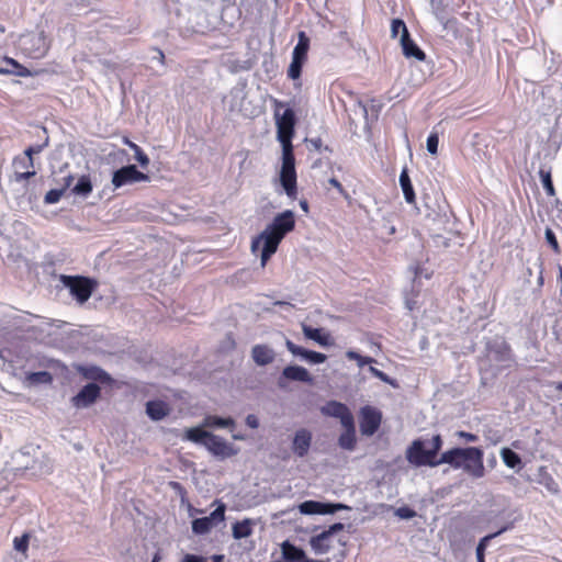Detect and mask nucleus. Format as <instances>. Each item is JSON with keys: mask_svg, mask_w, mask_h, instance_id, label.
<instances>
[{"mask_svg": "<svg viewBox=\"0 0 562 562\" xmlns=\"http://www.w3.org/2000/svg\"><path fill=\"white\" fill-rule=\"evenodd\" d=\"M278 140L282 145V166L280 170V183L286 195L294 200L297 196V176L295 170V157L292 138L294 136L295 113L286 109L281 115L276 113Z\"/></svg>", "mask_w": 562, "mask_h": 562, "instance_id": "f257e3e1", "label": "nucleus"}, {"mask_svg": "<svg viewBox=\"0 0 562 562\" xmlns=\"http://www.w3.org/2000/svg\"><path fill=\"white\" fill-rule=\"evenodd\" d=\"M295 228V215L291 210H285L274 216L272 222L251 240V250L256 252L262 245L260 261L265 267L285 235Z\"/></svg>", "mask_w": 562, "mask_h": 562, "instance_id": "f03ea898", "label": "nucleus"}, {"mask_svg": "<svg viewBox=\"0 0 562 562\" xmlns=\"http://www.w3.org/2000/svg\"><path fill=\"white\" fill-rule=\"evenodd\" d=\"M442 443L443 441L439 434L432 436L429 449H425L424 440L415 439L406 450V459L415 467H438V453L442 448Z\"/></svg>", "mask_w": 562, "mask_h": 562, "instance_id": "7ed1b4c3", "label": "nucleus"}, {"mask_svg": "<svg viewBox=\"0 0 562 562\" xmlns=\"http://www.w3.org/2000/svg\"><path fill=\"white\" fill-rule=\"evenodd\" d=\"M310 43V37L306 35V33L300 31L297 34V44L292 52V60L286 71V75L290 79H300L302 75V68L307 61Z\"/></svg>", "mask_w": 562, "mask_h": 562, "instance_id": "20e7f679", "label": "nucleus"}, {"mask_svg": "<svg viewBox=\"0 0 562 562\" xmlns=\"http://www.w3.org/2000/svg\"><path fill=\"white\" fill-rule=\"evenodd\" d=\"M61 281L80 304L87 302L95 290V280L82 276H63Z\"/></svg>", "mask_w": 562, "mask_h": 562, "instance_id": "39448f33", "label": "nucleus"}, {"mask_svg": "<svg viewBox=\"0 0 562 562\" xmlns=\"http://www.w3.org/2000/svg\"><path fill=\"white\" fill-rule=\"evenodd\" d=\"M465 461L462 470L473 479H481L485 475V467L483 460V450L477 447H467Z\"/></svg>", "mask_w": 562, "mask_h": 562, "instance_id": "423d86ee", "label": "nucleus"}, {"mask_svg": "<svg viewBox=\"0 0 562 562\" xmlns=\"http://www.w3.org/2000/svg\"><path fill=\"white\" fill-rule=\"evenodd\" d=\"M149 177L146 173L139 171L135 165H128L114 171L112 177V184L115 189H117L126 184L147 181Z\"/></svg>", "mask_w": 562, "mask_h": 562, "instance_id": "0eeeda50", "label": "nucleus"}, {"mask_svg": "<svg viewBox=\"0 0 562 562\" xmlns=\"http://www.w3.org/2000/svg\"><path fill=\"white\" fill-rule=\"evenodd\" d=\"M382 414L372 406H364L360 411V430L362 435L372 436L380 428Z\"/></svg>", "mask_w": 562, "mask_h": 562, "instance_id": "6e6552de", "label": "nucleus"}, {"mask_svg": "<svg viewBox=\"0 0 562 562\" xmlns=\"http://www.w3.org/2000/svg\"><path fill=\"white\" fill-rule=\"evenodd\" d=\"M101 395V389L95 383L85 385L77 395L71 398V404L76 408L89 407L97 402Z\"/></svg>", "mask_w": 562, "mask_h": 562, "instance_id": "1a4fd4ad", "label": "nucleus"}, {"mask_svg": "<svg viewBox=\"0 0 562 562\" xmlns=\"http://www.w3.org/2000/svg\"><path fill=\"white\" fill-rule=\"evenodd\" d=\"M321 412L325 416L339 418L342 426H351L353 416L347 405L337 401H329L322 406Z\"/></svg>", "mask_w": 562, "mask_h": 562, "instance_id": "9d476101", "label": "nucleus"}, {"mask_svg": "<svg viewBox=\"0 0 562 562\" xmlns=\"http://www.w3.org/2000/svg\"><path fill=\"white\" fill-rule=\"evenodd\" d=\"M341 524H335L328 530L323 531L322 533L315 536L311 540L312 549L317 554L327 553L333 548L334 542V532L336 530H341Z\"/></svg>", "mask_w": 562, "mask_h": 562, "instance_id": "9b49d317", "label": "nucleus"}, {"mask_svg": "<svg viewBox=\"0 0 562 562\" xmlns=\"http://www.w3.org/2000/svg\"><path fill=\"white\" fill-rule=\"evenodd\" d=\"M77 371L88 380L98 381L104 384H111L113 379L103 369L97 366H79Z\"/></svg>", "mask_w": 562, "mask_h": 562, "instance_id": "f8f14e48", "label": "nucleus"}, {"mask_svg": "<svg viewBox=\"0 0 562 562\" xmlns=\"http://www.w3.org/2000/svg\"><path fill=\"white\" fill-rule=\"evenodd\" d=\"M214 456L229 457L233 454L231 446L220 436L210 434L204 445Z\"/></svg>", "mask_w": 562, "mask_h": 562, "instance_id": "ddd939ff", "label": "nucleus"}, {"mask_svg": "<svg viewBox=\"0 0 562 562\" xmlns=\"http://www.w3.org/2000/svg\"><path fill=\"white\" fill-rule=\"evenodd\" d=\"M464 448H452L441 453L438 458V465L447 463L453 469H462L465 461Z\"/></svg>", "mask_w": 562, "mask_h": 562, "instance_id": "4468645a", "label": "nucleus"}, {"mask_svg": "<svg viewBox=\"0 0 562 562\" xmlns=\"http://www.w3.org/2000/svg\"><path fill=\"white\" fill-rule=\"evenodd\" d=\"M285 346H286V349L293 356L303 357L304 359L308 360L312 363H323L327 359L326 355L317 352V351L304 349L303 347L295 345L291 340H286Z\"/></svg>", "mask_w": 562, "mask_h": 562, "instance_id": "2eb2a0df", "label": "nucleus"}, {"mask_svg": "<svg viewBox=\"0 0 562 562\" xmlns=\"http://www.w3.org/2000/svg\"><path fill=\"white\" fill-rule=\"evenodd\" d=\"M401 46L406 58H415L419 61L426 59L425 52L411 38L409 32H405V36H401Z\"/></svg>", "mask_w": 562, "mask_h": 562, "instance_id": "dca6fc26", "label": "nucleus"}, {"mask_svg": "<svg viewBox=\"0 0 562 562\" xmlns=\"http://www.w3.org/2000/svg\"><path fill=\"white\" fill-rule=\"evenodd\" d=\"M171 412L168 403L161 400L148 401L146 403V414L151 420H161Z\"/></svg>", "mask_w": 562, "mask_h": 562, "instance_id": "f3484780", "label": "nucleus"}, {"mask_svg": "<svg viewBox=\"0 0 562 562\" xmlns=\"http://www.w3.org/2000/svg\"><path fill=\"white\" fill-rule=\"evenodd\" d=\"M303 334L306 338L312 339L323 347H328L334 344L329 333H325L323 328H313L307 325L302 326Z\"/></svg>", "mask_w": 562, "mask_h": 562, "instance_id": "a211bd4d", "label": "nucleus"}, {"mask_svg": "<svg viewBox=\"0 0 562 562\" xmlns=\"http://www.w3.org/2000/svg\"><path fill=\"white\" fill-rule=\"evenodd\" d=\"M312 436L306 429L297 430L293 439V451L299 457H304L311 447Z\"/></svg>", "mask_w": 562, "mask_h": 562, "instance_id": "6ab92c4d", "label": "nucleus"}, {"mask_svg": "<svg viewBox=\"0 0 562 562\" xmlns=\"http://www.w3.org/2000/svg\"><path fill=\"white\" fill-rule=\"evenodd\" d=\"M3 61L11 66L12 69L0 67V75H15L19 77H31L36 75V72H32L25 66L21 65L18 60L11 57H3Z\"/></svg>", "mask_w": 562, "mask_h": 562, "instance_id": "aec40b11", "label": "nucleus"}, {"mask_svg": "<svg viewBox=\"0 0 562 562\" xmlns=\"http://www.w3.org/2000/svg\"><path fill=\"white\" fill-rule=\"evenodd\" d=\"M282 378L292 381L312 382L308 371L300 366H288L282 371Z\"/></svg>", "mask_w": 562, "mask_h": 562, "instance_id": "412c9836", "label": "nucleus"}, {"mask_svg": "<svg viewBox=\"0 0 562 562\" xmlns=\"http://www.w3.org/2000/svg\"><path fill=\"white\" fill-rule=\"evenodd\" d=\"M300 510L303 514H331L334 513L331 505L324 504L316 501H306L300 505Z\"/></svg>", "mask_w": 562, "mask_h": 562, "instance_id": "4be33fe9", "label": "nucleus"}, {"mask_svg": "<svg viewBox=\"0 0 562 562\" xmlns=\"http://www.w3.org/2000/svg\"><path fill=\"white\" fill-rule=\"evenodd\" d=\"M345 431L339 436V446L347 450H353L357 443L355 419L351 420V426H342Z\"/></svg>", "mask_w": 562, "mask_h": 562, "instance_id": "5701e85b", "label": "nucleus"}, {"mask_svg": "<svg viewBox=\"0 0 562 562\" xmlns=\"http://www.w3.org/2000/svg\"><path fill=\"white\" fill-rule=\"evenodd\" d=\"M400 184L404 193L405 201L409 204L416 202L415 191L408 176L407 168H404L400 175Z\"/></svg>", "mask_w": 562, "mask_h": 562, "instance_id": "b1692460", "label": "nucleus"}, {"mask_svg": "<svg viewBox=\"0 0 562 562\" xmlns=\"http://www.w3.org/2000/svg\"><path fill=\"white\" fill-rule=\"evenodd\" d=\"M251 355H252L255 362L260 366H266L273 361L272 350L263 345H256L252 348Z\"/></svg>", "mask_w": 562, "mask_h": 562, "instance_id": "393cba45", "label": "nucleus"}, {"mask_svg": "<svg viewBox=\"0 0 562 562\" xmlns=\"http://www.w3.org/2000/svg\"><path fill=\"white\" fill-rule=\"evenodd\" d=\"M252 521L250 519H244L243 521H236L233 525V537L235 539H244L252 533Z\"/></svg>", "mask_w": 562, "mask_h": 562, "instance_id": "a878e982", "label": "nucleus"}, {"mask_svg": "<svg viewBox=\"0 0 562 562\" xmlns=\"http://www.w3.org/2000/svg\"><path fill=\"white\" fill-rule=\"evenodd\" d=\"M282 554L283 558L288 561H300L304 558V551L290 542H284L282 544Z\"/></svg>", "mask_w": 562, "mask_h": 562, "instance_id": "bb28decb", "label": "nucleus"}, {"mask_svg": "<svg viewBox=\"0 0 562 562\" xmlns=\"http://www.w3.org/2000/svg\"><path fill=\"white\" fill-rule=\"evenodd\" d=\"M65 180H66V183H65L64 188L52 189L45 194L44 202L46 204H55V203L59 202V200L61 199V196L65 193L66 188H68L70 186V183L72 181V177L68 176Z\"/></svg>", "mask_w": 562, "mask_h": 562, "instance_id": "cd10ccee", "label": "nucleus"}, {"mask_svg": "<svg viewBox=\"0 0 562 562\" xmlns=\"http://www.w3.org/2000/svg\"><path fill=\"white\" fill-rule=\"evenodd\" d=\"M501 457L506 467L510 469H516L517 467L521 465V458L519 454L509 448H503L501 450Z\"/></svg>", "mask_w": 562, "mask_h": 562, "instance_id": "c85d7f7f", "label": "nucleus"}, {"mask_svg": "<svg viewBox=\"0 0 562 562\" xmlns=\"http://www.w3.org/2000/svg\"><path fill=\"white\" fill-rule=\"evenodd\" d=\"M211 432L203 430L200 427L189 428L186 431V438L190 441L205 445L206 439Z\"/></svg>", "mask_w": 562, "mask_h": 562, "instance_id": "c756f323", "label": "nucleus"}, {"mask_svg": "<svg viewBox=\"0 0 562 562\" xmlns=\"http://www.w3.org/2000/svg\"><path fill=\"white\" fill-rule=\"evenodd\" d=\"M214 525L211 522L209 517L196 518L192 521V530L196 535H204L209 532Z\"/></svg>", "mask_w": 562, "mask_h": 562, "instance_id": "7c9ffc66", "label": "nucleus"}, {"mask_svg": "<svg viewBox=\"0 0 562 562\" xmlns=\"http://www.w3.org/2000/svg\"><path fill=\"white\" fill-rule=\"evenodd\" d=\"M26 381L30 384H48L52 383L53 376L47 371L32 372L27 374Z\"/></svg>", "mask_w": 562, "mask_h": 562, "instance_id": "2f4dec72", "label": "nucleus"}, {"mask_svg": "<svg viewBox=\"0 0 562 562\" xmlns=\"http://www.w3.org/2000/svg\"><path fill=\"white\" fill-rule=\"evenodd\" d=\"M205 425L207 427H234L235 423L231 417L207 416L205 418Z\"/></svg>", "mask_w": 562, "mask_h": 562, "instance_id": "473e14b6", "label": "nucleus"}, {"mask_svg": "<svg viewBox=\"0 0 562 562\" xmlns=\"http://www.w3.org/2000/svg\"><path fill=\"white\" fill-rule=\"evenodd\" d=\"M76 194L87 195L92 191V183L88 176H82L79 178L77 184L72 190Z\"/></svg>", "mask_w": 562, "mask_h": 562, "instance_id": "72a5a7b5", "label": "nucleus"}, {"mask_svg": "<svg viewBox=\"0 0 562 562\" xmlns=\"http://www.w3.org/2000/svg\"><path fill=\"white\" fill-rule=\"evenodd\" d=\"M539 176L541 178V182H542L543 189L546 190L547 195H549V196L555 195V190H554V186L552 182L551 172L540 169Z\"/></svg>", "mask_w": 562, "mask_h": 562, "instance_id": "f704fd0d", "label": "nucleus"}, {"mask_svg": "<svg viewBox=\"0 0 562 562\" xmlns=\"http://www.w3.org/2000/svg\"><path fill=\"white\" fill-rule=\"evenodd\" d=\"M505 530H506V528H502L501 530H498V531H496V532H494V533H491V535H487V536L483 537V538L480 540V542H479V544H477V547H476V559H479V558H485V549H486V547H487L488 542H490L493 538L497 537L498 535H501V533H502L503 531H505Z\"/></svg>", "mask_w": 562, "mask_h": 562, "instance_id": "c9c22d12", "label": "nucleus"}, {"mask_svg": "<svg viewBox=\"0 0 562 562\" xmlns=\"http://www.w3.org/2000/svg\"><path fill=\"white\" fill-rule=\"evenodd\" d=\"M124 143L135 153V158L142 166H147L149 162L148 156L143 151V149L130 140L128 138L124 139Z\"/></svg>", "mask_w": 562, "mask_h": 562, "instance_id": "e433bc0d", "label": "nucleus"}, {"mask_svg": "<svg viewBox=\"0 0 562 562\" xmlns=\"http://www.w3.org/2000/svg\"><path fill=\"white\" fill-rule=\"evenodd\" d=\"M13 166L15 170L25 171L34 168V159L26 158L25 156H16L13 158Z\"/></svg>", "mask_w": 562, "mask_h": 562, "instance_id": "4c0bfd02", "label": "nucleus"}, {"mask_svg": "<svg viewBox=\"0 0 562 562\" xmlns=\"http://www.w3.org/2000/svg\"><path fill=\"white\" fill-rule=\"evenodd\" d=\"M405 32H408L405 22L402 19H393L391 22V37L395 38L398 34L405 36Z\"/></svg>", "mask_w": 562, "mask_h": 562, "instance_id": "58836bf2", "label": "nucleus"}, {"mask_svg": "<svg viewBox=\"0 0 562 562\" xmlns=\"http://www.w3.org/2000/svg\"><path fill=\"white\" fill-rule=\"evenodd\" d=\"M30 543V535L23 533L21 537H15L13 540V547L16 551L26 555Z\"/></svg>", "mask_w": 562, "mask_h": 562, "instance_id": "ea45409f", "label": "nucleus"}, {"mask_svg": "<svg viewBox=\"0 0 562 562\" xmlns=\"http://www.w3.org/2000/svg\"><path fill=\"white\" fill-rule=\"evenodd\" d=\"M346 357L349 360H356L360 368L364 367L366 364L375 362V360L373 358L367 357V356H361L360 353L352 351V350L347 351Z\"/></svg>", "mask_w": 562, "mask_h": 562, "instance_id": "a19ab883", "label": "nucleus"}, {"mask_svg": "<svg viewBox=\"0 0 562 562\" xmlns=\"http://www.w3.org/2000/svg\"><path fill=\"white\" fill-rule=\"evenodd\" d=\"M30 41L33 43V45H35V44H42V45H43V47H40V46H38V47L36 48V50H35V52H30V53H29V55H30L31 57H33V58H40V57L44 56V55H45V53H46V50H47V48H46V47H44V37H43V36H41V35H38V36H33Z\"/></svg>", "mask_w": 562, "mask_h": 562, "instance_id": "79ce46f5", "label": "nucleus"}, {"mask_svg": "<svg viewBox=\"0 0 562 562\" xmlns=\"http://www.w3.org/2000/svg\"><path fill=\"white\" fill-rule=\"evenodd\" d=\"M225 505L220 504V506L214 509L209 517L211 522L216 526L218 522H222L225 519Z\"/></svg>", "mask_w": 562, "mask_h": 562, "instance_id": "37998d69", "label": "nucleus"}, {"mask_svg": "<svg viewBox=\"0 0 562 562\" xmlns=\"http://www.w3.org/2000/svg\"><path fill=\"white\" fill-rule=\"evenodd\" d=\"M544 235H546V239H547L548 244L550 245V247L552 248L553 252L557 255H560L561 247L558 243V239H557L553 231L551 228H547Z\"/></svg>", "mask_w": 562, "mask_h": 562, "instance_id": "c03bdc74", "label": "nucleus"}, {"mask_svg": "<svg viewBox=\"0 0 562 562\" xmlns=\"http://www.w3.org/2000/svg\"><path fill=\"white\" fill-rule=\"evenodd\" d=\"M438 144H439V137L437 133H430V135L427 138V150L431 155H437L438 153Z\"/></svg>", "mask_w": 562, "mask_h": 562, "instance_id": "a18cd8bd", "label": "nucleus"}, {"mask_svg": "<svg viewBox=\"0 0 562 562\" xmlns=\"http://www.w3.org/2000/svg\"><path fill=\"white\" fill-rule=\"evenodd\" d=\"M35 171L33 169H30V170H25V171H19V170H15L14 172V180L16 182H21V181H24V180H29L31 179L32 177L35 176Z\"/></svg>", "mask_w": 562, "mask_h": 562, "instance_id": "49530a36", "label": "nucleus"}, {"mask_svg": "<svg viewBox=\"0 0 562 562\" xmlns=\"http://www.w3.org/2000/svg\"><path fill=\"white\" fill-rule=\"evenodd\" d=\"M541 483L550 491L557 493L559 491V485L551 475H547L543 477Z\"/></svg>", "mask_w": 562, "mask_h": 562, "instance_id": "de8ad7c7", "label": "nucleus"}, {"mask_svg": "<svg viewBox=\"0 0 562 562\" xmlns=\"http://www.w3.org/2000/svg\"><path fill=\"white\" fill-rule=\"evenodd\" d=\"M415 515H416V513L412 508H409L407 506L400 507L396 510V516H398L400 518H403V519H411Z\"/></svg>", "mask_w": 562, "mask_h": 562, "instance_id": "09e8293b", "label": "nucleus"}, {"mask_svg": "<svg viewBox=\"0 0 562 562\" xmlns=\"http://www.w3.org/2000/svg\"><path fill=\"white\" fill-rule=\"evenodd\" d=\"M369 371L371 372V374L378 379H380L381 381L383 382H386V383H392L391 379L389 378V375L386 373H384L383 371L374 368V367H370L369 368Z\"/></svg>", "mask_w": 562, "mask_h": 562, "instance_id": "8fccbe9b", "label": "nucleus"}, {"mask_svg": "<svg viewBox=\"0 0 562 562\" xmlns=\"http://www.w3.org/2000/svg\"><path fill=\"white\" fill-rule=\"evenodd\" d=\"M328 182H329V184H330L331 187H334V188H335V189H336V190H337V191H338V192H339L344 198H346V199H347V198L349 196L348 192L345 190V188L342 187V184L339 182V180H338V179H336V178H334V177H333V178H330V179L328 180Z\"/></svg>", "mask_w": 562, "mask_h": 562, "instance_id": "3c124183", "label": "nucleus"}, {"mask_svg": "<svg viewBox=\"0 0 562 562\" xmlns=\"http://www.w3.org/2000/svg\"><path fill=\"white\" fill-rule=\"evenodd\" d=\"M43 150V145L30 146L24 150L26 158H33L35 154H40Z\"/></svg>", "mask_w": 562, "mask_h": 562, "instance_id": "603ef678", "label": "nucleus"}, {"mask_svg": "<svg viewBox=\"0 0 562 562\" xmlns=\"http://www.w3.org/2000/svg\"><path fill=\"white\" fill-rule=\"evenodd\" d=\"M458 437L464 439L468 442H475L479 439L476 435L463 430L458 432Z\"/></svg>", "mask_w": 562, "mask_h": 562, "instance_id": "864d4df0", "label": "nucleus"}, {"mask_svg": "<svg viewBox=\"0 0 562 562\" xmlns=\"http://www.w3.org/2000/svg\"><path fill=\"white\" fill-rule=\"evenodd\" d=\"M246 424L250 428H257L259 426V420L255 415L250 414L246 417Z\"/></svg>", "mask_w": 562, "mask_h": 562, "instance_id": "5fc2aeb1", "label": "nucleus"}, {"mask_svg": "<svg viewBox=\"0 0 562 562\" xmlns=\"http://www.w3.org/2000/svg\"><path fill=\"white\" fill-rule=\"evenodd\" d=\"M300 206L304 213L307 214L310 212V205L305 199L300 200Z\"/></svg>", "mask_w": 562, "mask_h": 562, "instance_id": "6e6d98bb", "label": "nucleus"}, {"mask_svg": "<svg viewBox=\"0 0 562 562\" xmlns=\"http://www.w3.org/2000/svg\"><path fill=\"white\" fill-rule=\"evenodd\" d=\"M312 143H313V145H314V147L316 149H321V147H322V139L321 138L313 139Z\"/></svg>", "mask_w": 562, "mask_h": 562, "instance_id": "4d7b16f0", "label": "nucleus"}, {"mask_svg": "<svg viewBox=\"0 0 562 562\" xmlns=\"http://www.w3.org/2000/svg\"><path fill=\"white\" fill-rule=\"evenodd\" d=\"M170 485H171L173 488H177V490H181V488H182L181 484H180V483H178V482H171V483H170Z\"/></svg>", "mask_w": 562, "mask_h": 562, "instance_id": "13d9d810", "label": "nucleus"}, {"mask_svg": "<svg viewBox=\"0 0 562 562\" xmlns=\"http://www.w3.org/2000/svg\"><path fill=\"white\" fill-rule=\"evenodd\" d=\"M160 561V555L159 553H156L151 560V562H159Z\"/></svg>", "mask_w": 562, "mask_h": 562, "instance_id": "bf43d9fd", "label": "nucleus"}, {"mask_svg": "<svg viewBox=\"0 0 562 562\" xmlns=\"http://www.w3.org/2000/svg\"><path fill=\"white\" fill-rule=\"evenodd\" d=\"M274 105L277 109H279V108L283 106V103L279 100H274Z\"/></svg>", "mask_w": 562, "mask_h": 562, "instance_id": "052dcab7", "label": "nucleus"}, {"mask_svg": "<svg viewBox=\"0 0 562 562\" xmlns=\"http://www.w3.org/2000/svg\"><path fill=\"white\" fill-rule=\"evenodd\" d=\"M406 304L411 311L415 307V302H407Z\"/></svg>", "mask_w": 562, "mask_h": 562, "instance_id": "680f3d73", "label": "nucleus"}, {"mask_svg": "<svg viewBox=\"0 0 562 562\" xmlns=\"http://www.w3.org/2000/svg\"><path fill=\"white\" fill-rule=\"evenodd\" d=\"M555 389L562 391V381L557 383Z\"/></svg>", "mask_w": 562, "mask_h": 562, "instance_id": "e2e57ef3", "label": "nucleus"}, {"mask_svg": "<svg viewBox=\"0 0 562 562\" xmlns=\"http://www.w3.org/2000/svg\"><path fill=\"white\" fill-rule=\"evenodd\" d=\"M159 54H160L159 59L164 60L165 59L164 53L161 50H159Z\"/></svg>", "mask_w": 562, "mask_h": 562, "instance_id": "0e129e2a", "label": "nucleus"}, {"mask_svg": "<svg viewBox=\"0 0 562 562\" xmlns=\"http://www.w3.org/2000/svg\"><path fill=\"white\" fill-rule=\"evenodd\" d=\"M477 562H485V558H479Z\"/></svg>", "mask_w": 562, "mask_h": 562, "instance_id": "69168bd1", "label": "nucleus"}, {"mask_svg": "<svg viewBox=\"0 0 562 562\" xmlns=\"http://www.w3.org/2000/svg\"><path fill=\"white\" fill-rule=\"evenodd\" d=\"M0 32H4V27L3 26H0Z\"/></svg>", "mask_w": 562, "mask_h": 562, "instance_id": "338daca9", "label": "nucleus"}]
</instances>
